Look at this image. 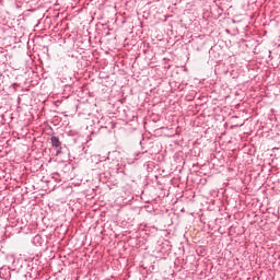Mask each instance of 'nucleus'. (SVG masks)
Segmentation results:
<instances>
[{"instance_id": "obj_1", "label": "nucleus", "mask_w": 280, "mask_h": 280, "mask_svg": "<svg viewBox=\"0 0 280 280\" xmlns=\"http://www.w3.org/2000/svg\"><path fill=\"white\" fill-rule=\"evenodd\" d=\"M50 143H51L52 148H56L57 154H60V150H61V145H62V142H60V138H58L56 136H51Z\"/></svg>"}, {"instance_id": "obj_2", "label": "nucleus", "mask_w": 280, "mask_h": 280, "mask_svg": "<svg viewBox=\"0 0 280 280\" xmlns=\"http://www.w3.org/2000/svg\"><path fill=\"white\" fill-rule=\"evenodd\" d=\"M38 1H40V0H24V2L30 5H34V3H38Z\"/></svg>"}]
</instances>
